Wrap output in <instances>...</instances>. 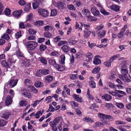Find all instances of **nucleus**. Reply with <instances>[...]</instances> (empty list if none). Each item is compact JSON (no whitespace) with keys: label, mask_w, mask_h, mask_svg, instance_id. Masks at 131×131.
<instances>
[{"label":"nucleus","mask_w":131,"mask_h":131,"mask_svg":"<svg viewBox=\"0 0 131 131\" xmlns=\"http://www.w3.org/2000/svg\"><path fill=\"white\" fill-rule=\"evenodd\" d=\"M84 32V37L85 38H87L89 37L91 33L90 30L87 28H85Z\"/></svg>","instance_id":"f8f14e48"},{"label":"nucleus","mask_w":131,"mask_h":131,"mask_svg":"<svg viewBox=\"0 0 131 131\" xmlns=\"http://www.w3.org/2000/svg\"><path fill=\"white\" fill-rule=\"evenodd\" d=\"M49 62L50 64L53 65L55 67L57 64H56V61L52 59H49Z\"/></svg>","instance_id":"4c0bfd02"},{"label":"nucleus","mask_w":131,"mask_h":131,"mask_svg":"<svg viewBox=\"0 0 131 131\" xmlns=\"http://www.w3.org/2000/svg\"><path fill=\"white\" fill-rule=\"evenodd\" d=\"M93 63L94 64L97 65L101 63V61L99 59L96 58H94Z\"/></svg>","instance_id":"ea45409f"},{"label":"nucleus","mask_w":131,"mask_h":131,"mask_svg":"<svg viewBox=\"0 0 131 131\" xmlns=\"http://www.w3.org/2000/svg\"><path fill=\"white\" fill-rule=\"evenodd\" d=\"M28 32L30 34H35L36 32V31L34 29L30 28L28 30Z\"/></svg>","instance_id":"603ef678"},{"label":"nucleus","mask_w":131,"mask_h":131,"mask_svg":"<svg viewBox=\"0 0 131 131\" xmlns=\"http://www.w3.org/2000/svg\"><path fill=\"white\" fill-rule=\"evenodd\" d=\"M117 76L115 72H112L109 77V79H110L113 80L115 79L116 77Z\"/></svg>","instance_id":"a878e982"},{"label":"nucleus","mask_w":131,"mask_h":131,"mask_svg":"<svg viewBox=\"0 0 131 131\" xmlns=\"http://www.w3.org/2000/svg\"><path fill=\"white\" fill-rule=\"evenodd\" d=\"M11 12L10 10L8 8H6L4 10V12L5 15L8 16L10 15Z\"/></svg>","instance_id":"864d4df0"},{"label":"nucleus","mask_w":131,"mask_h":131,"mask_svg":"<svg viewBox=\"0 0 131 131\" xmlns=\"http://www.w3.org/2000/svg\"><path fill=\"white\" fill-rule=\"evenodd\" d=\"M43 85V83L40 81H37L35 83V86L37 88L41 87Z\"/></svg>","instance_id":"7c9ffc66"},{"label":"nucleus","mask_w":131,"mask_h":131,"mask_svg":"<svg viewBox=\"0 0 131 131\" xmlns=\"http://www.w3.org/2000/svg\"><path fill=\"white\" fill-rule=\"evenodd\" d=\"M98 116L100 118L105 121V120H106L107 115L101 113H99L98 114Z\"/></svg>","instance_id":"6ab92c4d"},{"label":"nucleus","mask_w":131,"mask_h":131,"mask_svg":"<svg viewBox=\"0 0 131 131\" xmlns=\"http://www.w3.org/2000/svg\"><path fill=\"white\" fill-rule=\"evenodd\" d=\"M18 81V80L16 79L15 77H12L9 80L8 85L10 87L13 88L16 86Z\"/></svg>","instance_id":"f03ea898"},{"label":"nucleus","mask_w":131,"mask_h":131,"mask_svg":"<svg viewBox=\"0 0 131 131\" xmlns=\"http://www.w3.org/2000/svg\"><path fill=\"white\" fill-rule=\"evenodd\" d=\"M90 87L93 88H94L96 87L95 82L93 81H91L89 82Z\"/></svg>","instance_id":"e433bc0d"},{"label":"nucleus","mask_w":131,"mask_h":131,"mask_svg":"<svg viewBox=\"0 0 131 131\" xmlns=\"http://www.w3.org/2000/svg\"><path fill=\"white\" fill-rule=\"evenodd\" d=\"M16 61V60H14L13 58H9L7 60L8 63L9 67L12 64H14Z\"/></svg>","instance_id":"aec40b11"},{"label":"nucleus","mask_w":131,"mask_h":131,"mask_svg":"<svg viewBox=\"0 0 131 131\" xmlns=\"http://www.w3.org/2000/svg\"><path fill=\"white\" fill-rule=\"evenodd\" d=\"M50 124L51 127H52V130L55 131H56L57 130V127L56 126V125H55V124H53V123H52V122H50Z\"/></svg>","instance_id":"2f4dec72"},{"label":"nucleus","mask_w":131,"mask_h":131,"mask_svg":"<svg viewBox=\"0 0 131 131\" xmlns=\"http://www.w3.org/2000/svg\"><path fill=\"white\" fill-rule=\"evenodd\" d=\"M53 78V76L48 75L45 78V81L47 83L51 82Z\"/></svg>","instance_id":"2eb2a0df"},{"label":"nucleus","mask_w":131,"mask_h":131,"mask_svg":"<svg viewBox=\"0 0 131 131\" xmlns=\"http://www.w3.org/2000/svg\"><path fill=\"white\" fill-rule=\"evenodd\" d=\"M115 123L116 125H124L126 124V122L124 121L120 120L116 121H115Z\"/></svg>","instance_id":"de8ad7c7"},{"label":"nucleus","mask_w":131,"mask_h":131,"mask_svg":"<svg viewBox=\"0 0 131 131\" xmlns=\"http://www.w3.org/2000/svg\"><path fill=\"white\" fill-rule=\"evenodd\" d=\"M112 62L110 60H108L104 63V64L106 67H109L111 66Z\"/></svg>","instance_id":"680f3d73"},{"label":"nucleus","mask_w":131,"mask_h":131,"mask_svg":"<svg viewBox=\"0 0 131 131\" xmlns=\"http://www.w3.org/2000/svg\"><path fill=\"white\" fill-rule=\"evenodd\" d=\"M29 60L25 59L23 63L25 67H28L29 65Z\"/></svg>","instance_id":"c9c22d12"},{"label":"nucleus","mask_w":131,"mask_h":131,"mask_svg":"<svg viewBox=\"0 0 131 131\" xmlns=\"http://www.w3.org/2000/svg\"><path fill=\"white\" fill-rule=\"evenodd\" d=\"M38 13L40 15L45 18L47 17L49 15V12L47 10L42 9H39Z\"/></svg>","instance_id":"7ed1b4c3"},{"label":"nucleus","mask_w":131,"mask_h":131,"mask_svg":"<svg viewBox=\"0 0 131 131\" xmlns=\"http://www.w3.org/2000/svg\"><path fill=\"white\" fill-rule=\"evenodd\" d=\"M46 48L47 47L45 45H41L40 46L39 49L40 51H44Z\"/></svg>","instance_id":"e2e57ef3"},{"label":"nucleus","mask_w":131,"mask_h":131,"mask_svg":"<svg viewBox=\"0 0 131 131\" xmlns=\"http://www.w3.org/2000/svg\"><path fill=\"white\" fill-rule=\"evenodd\" d=\"M31 4L30 3L27 4L25 6V11L26 12H28L31 8Z\"/></svg>","instance_id":"b1692460"},{"label":"nucleus","mask_w":131,"mask_h":131,"mask_svg":"<svg viewBox=\"0 0 131 131\" xmlns=\"http://www.w3.org/2000/svg\"><path fill=\"white\" fill-rule=\"evenodd\" d=\"M13 101L12 97L9 95H8L6 97L5 100V104L6 105H10Z\"/></svg>","instance_id":"1a4fd4ad"},{"label":"nucleus","mask_w":131,"mask_h":131,"mask_svg":"<svg viewBox=\"0 0 131 131\" xmlns=\"http://www.w3.org/2000/svg\"><path fill=\"white\" fill-rule=\"evenodd\" d=\"M44 111V110H42L41 111H40L37 112L35 114L36 118L37 119L39 118L40 117V115H42Z\"/></svg>","instance_id":"4be33fe9"},{"label":"nucleus","mask_w":131,"mask_h":131,"mask_svg":"<svg viewBox=\"0 0 131 131\" xmlns=\"http://www.w3.org/2000/svg\"><path fill=\"white\" fill-rule=\"evenodd\" d=\"M91 12L95 16H98L100 14L99 11L95 7H92L91 9Z\"/></svg>","instance_id":"423d86ee"},{"label":"nucleus","mask_w":131,"mask_h":131,"mask_svg":"<svg viewBox=\"0 0 131 131\" xmlns=\"http://www.w3.org/2000/svg\"><path fill=\"white\" fill-rule=\"evenodd\" d=\"M81 26L80 27V25L78 23H76V28L77 29H80L81 30H82V26H83V23H81Z\"/></svg>","instance_id":"8fccbe9b"},{"label":"nucleus","mask_w":131,"mask_h":131,"mask_svg":"<svg viewBox=\"0 0 131 131\" xmlns=\"http://www.w3.org/2000/svg\"><path fill=\"white\" fill-rule=\"evenodd\" d=\"M104 27V26L103 24H100L95 28V29L97 31H99L103 29Z\"/></svg>","instance_id":"a18cd8bd"},{"label":"nucleus","mask_w":131,"mask_h":131,"mask_svg":"<svg viewBox=\"0 0 131 131\" xmlns=\"http://www.w3.org/2000/svg\"><path fill=\"white\" fill-rule=\"evenodd\" d=\"M44 30L45 31H54L55 29L53 26L52 25H48L44 27Z\"/></svg>","instance_id":"0eeeda50"},{"label":"nucleus","mask_w":131,"mask_h":131,"mask_svg":"<svg viewBox=\"0 0 131 131\" xmlns=\"http://www.w3.org/2000/svg\"><path fill=\"white\" fill-rule=\"evenodd\" d=\"M34 25L38 27H39L43 25V22L42 20H38L34 23Z\"/></svg>","instance_id":"412c9836"},{"label":"nucleus","mask_w":131,"mask_h":131,"mask_svg":"<svg viewBox=\"0 0 131 131\" xmlns=\"http://www.w3.org/2000/svg\"><path fill=\"white\" fill-rule=\"evenodd\" d=\"M69 43L71 45H74L77 43V41L70 39L68 41Z\"/></svg>","instance_id":"6e6d98bb"},{"label":"nucleus","mask_w":131,"mask_h":131,"mask_svg":"<svg viewBox=\"0 0 131 131\" xmlns=\"http://www.w3.org/2000/svg\"><path fill=\"white\" fill-rule=\"evenodd\" d=\"M73 97L75 100L79 102H82L83 101L82 98L81 97H79V95L74 94L73 95Z\"/></svg>","instance_id":"9d476101"},{"label":"nucleus","mask_w":131,"mask_h":131,"mask_svg":"<svg viewBox=\"0 0 131 131\" xmlns=\"http://www.w3.org/2000/svg\"><path fill=\"white\" fill-rule=\"evenodd\" d=\"M57 7L59 9H64L65 8V7L63 4L62 2H58Z\"/></svg>","instance_id":"cd10ccee"},{"label":"nucleus","mask_w":131,"mask_h":131,"mask_svg":"<svg viewBox=\"0 0 131 131\" xmlns=\"http://www.w3.org/2000/svg\"><path fill=\"white\" fill-rule=\"evenodd\" d=\"M42 75V70H38L36 74V76L38 77H41Z\"/></svg>","instance_id":"4d7b16f0"},{"label":"nucleus","mask_w":131,"mask_h":131,"mask_svg":"<svg viewBox=\"0 0 131 131\" xmlns=\"http://www.w3.org/2000/svg\"><path fill=\"white\" fill-rule=\"evenodd\" d=\"M2 65L4 67H9V66L8 62H7L6 61L3 60L1 62Z\"/></svg>","instance_id":"58836bf2"},{"label":"nucleus","mask_w":131,"mask_h":131,"mask_svg":"<svg viewBox=\"0 0 131 131\" xmlns=\"http://www.w3.org/2000/svg\"><path fill=\"white\" fill-rule=\"evenodd\" d=\"M83 120L89 123H92L94 122V120L93 118H89L88 117H84L83 119Z\"/></svg>","instance_id":"dca6fc26"},{"label":"nucleus","mask_w":131,"mask_h":131,"mask_svg":"<svg viewBox=\"0 0 131 131\" xmlns=\"http://www.w3.org/2000/svg\"><path fill=\"white\" fill-rule=\"evenodd\" d=\"M100 69L99 67H96L92 71L93 73H96L100 71Z\"/></svg>","instance_id":"5fc2aeb1"},{"label":"nucleus","mask_w":131,"mask_h":131,"mask_svg":"<svg viewBox=\"0 0 131 131\" xmlns=\"http://www.w3.org/2000/svg\"><path fill=\"white\" fill-rule=\"evenodd\" d=\"M44 36L47 38H50L52 36V35L48 31L45 32L44 34Z\"/></svg>","instance_id":"c756f323"},{"label":"nucleus","mask_w":131,"mask_h":131,"mask_svg":"<svg viewBox=\"0 0 131 131\" xmlns=\"http://www.w3.org/2000/svg\"><path fill=\"white\" fill-rule=\"evenodd\" d=\"M27 102L25 100H22L19 103V104L21 106H25L27 105Z\"/></svg>","instance_id":"0e129e2a"},{"label":"nucleus","mask_w":131,"mask_h":131,"mask_svg":"<svg viewBox=\"0 0 131 131\" xmlns=\"http://www.w3.org/2000/svg\"><path fill=\"white\" fill-rule=\"evenodd\" d=\"M28 49L32 50L35 49L38 45V43L36 41H29L27 42V44H25Z\"/></svg>","instance_id":"f257e3e1"},{"label":"nucleus","mask_w":131,"mask_h":131,"mask_svg":"<svg viewBox=\"0 0 131 131\" xmlns=\"http://www.w3.org/2000/svg\"><path fill=\"white\" fill-rule=\"evenodd\" d=\"M121 72L122 74L120 75H126L128 73V71L125 69H122L121 70Z\"/></svg>","instance_id":"c03bdc74"},{"label":"nucleus","mask_w":131,"mask_h":131,"mask_svg":"<svg viewBox=\"0 0 131 131\" xmlns=\"http://www.w3.org/2000/svg\"><path fill=\"white\" fill-rule=\"evenodd\" d=\"M61 48L63 52L65 53H67L70 49L69 46L66 45H63L62 47Z\"/></svg>","instance_id":"f3484780"},{"label":"nucleus","mask_w":131,"mask_h":131,"mask_svg":"<svg viewBox=\"0 0 131 131\" xmlns=\"http://www.w3.org/2000/svg\"><path fill=\"white\" fill-rule=\"evenodd\" d=\"M129 79L126 75H119V78L125 82H128L130 81V79H131V77L129 76Z\"/></svg>","instance_id":"20e7f679"},{"label":"nucleus","mask_w":131,"mask_h":131,"mask_svg":"<svg viewBox=\"0 0 131 131\" xmlns=\"http://www.w3.org/2000/svg\"><path fill=\"white\" fill-rule=\"evenodd\" d=\"M105 124H108V123H107L106 122H104L103 123L100 122H97L94 124V127H101L104 126Z\"/></svg>","instance_id":"6e6552de"},{"label":"nucleus","mask_w":131,"mask_h":131,"mask_svg":"<svg viewBox=\"0 0 131 131\" xmlns=\"http://www.w3.org/2000/svg\"><path fill=\"white\" fill-rule=\"evenodd\" d=\"M39 5V3L37 2H36L32 4L33 8L34 9H36L38 8Z\"/></svg>","instance_id":"09e8293b"},{"label":"nucleus","mask_w":131,"mask_h":131,"mask_svg":"<svg viewBox=\"0 0 131 131\" xmlns=\"http://www.w3.org/2000/svg\"><path fill=\"white\" fill-rule=\"evenodd\" d=\"M1 38H2L6 40H9L10 38L9 36L6 34H4L1 37Z\"/></svg>","instance_id":"13d9d810"},{"label":"nucleus","mask_w":131,"mask_h":131,"mask_svg":"<svg viewBox=\"0 0 131 131\" xmlns=\"http://www.w3.org/2000/svg\"><path fill=\"white\" fill-rule=\"evenodd\" d=\"M7 122L6 121L1 119H0V127L4 126L6 125Z\"/></svg>","instance_id":"72a5a7b5"},{"label":"nucleus","mask_w":131,"mask_h":131,"mask_svg":"<svg viewBox=\"0 0 131 131\" xmlns=\"http://www.w3.org/2000/svg\"><path fill=\"white\" fill-rule=\"evenodd\" d=\"M87 17L88 19L90 21H96L97 20V19L96 17L93 16H91L90 15H89V16H88Z\"/></svg>","instance_id":"c85d7f7f"},{"label":"nucleus","mask_w":131,"mask_h":131,"mask_svg":"<svg viewBox=\"0 0 131 131\" xmlns=\"http://www.w3.org/2000/svg\"><path fill=\"white\" fill-rule=\"evenodd\" d=\"M22 12L23 11L21 10L16 11L14 12L13 14L14 17L17 18H18L20 16Z\"/></svg>","instance_id":"9b49d317"},{"label":"nucleus","mask_w":131,"mask_h":131,"mask_svg":"<svg viewBox=\"0 0 131 131\" xmlns=\"http://www.w3.org/2000/svg\"><path fill=\"white\" fill-rule=\"evenodd\" d=\"M78 75L77 74H71L70 75V78L72 79H75L77 78Z\"/></svg>","instance_id":"774afa93"},{"label":"nucleus","mask_w":131,"mask_h":131,"mask_svg":"<svg viewBox=\"0 0 131 131\" xmlns=\"http://www.w3.org/2000/svg\"><path fill=\"white\" fill-rule=\"evenodd\" d=\"M31 81L30 80L28 79H26L24 83L25 85H27L31 84Z\"/></svg>","instance_id":"338daca9"},{"label":"nucleus","mask_w":131,"mask_h":131,"mask_svg":"<svg viewBox=\"0 0 131 131\" xmlns=\"http://www.w3.org/2000/svg\"><path fill=\"white\" fill-rule=\"evenodd\" d=\"M57 14V11L56 9H54L51 10V16H54L56 15Z\"/></svg>","instance_id":"3c124183"},{"label":"nucleus","mask_w":131,"mask_h":131,"mask_svg":"<svg viewBox=\"0 0 131 131\" xmlns=\"http://www.w3.org/2000/svg\"><path fill=\"white\" fill-rule=\"evenodd\" d=\"M109 8L112 10H114L116 12L119 11V6L117 5H112L110 6Z\"/></svg>","instance_id":"a211bd4d"},{"label":"nucleus","mask_w":131,"mask_h":131,"mask_svg":"<svg viewBox=\"0 0 131 131\" xmlns=\"http://www.w3.org/2000/svg\"><path fill=\"white\" fill-rule=\"evenodd\" d=\"M119 56L120 55L119 54L114 55L113 56L111 57L110 60L111 62H112L116 59L119 57Z\"/></svg>","instance_id":"f704fd0d"},{"label":"nucleus","mask_w":131,"mask_h":131,"mask_svg":"<svg viewBox=\"0 0 131 131\" xmlns=\"http://www.w3.org/2000/svg\"><path fill=\"white\" fill-rule=\"evenodd\" d=\"M61 60L60 63L62 64H63L64 63L65 57L64 55H62L60 56Z\"/></svg>","instance_id":"a19ab883"},{"label":"nucleus","mask_w":131,"mask_h":131,"mask_svg":"<svg viewBox=\"0 0 131 131\" xmlns=\"http://www.w3.org/2000/svg\"><path fill=\"white\" fill-rule=\"evenodd\" d=\"M101 12L104 15H108L109 14V13L106 12L103 8V7L100 9Z\"/></svg>","instance_id":"49530a36"},{"label":"nucleus","mask_w":131,"mask_h":131,"mask_svg":"<svg viewBox=\"0 0 131 131\" xmlns=\"http://www.w3.org/2000/svg\"><path fill=\"white\" fill-rule=\"evenodd\" d=\"M43 75H47L49 73V71L48 70L43 69L42 70Z\"/></svg>","instance_id":"69168bd1"},{"label":"nucleus","mask_w":131,"mask_h":131,"mask_svg":"<svg viewBox=\"0 0 131 131\" xmlns=\"http://www.w3.org/2000/svg\"><path fill=\"white\" fill-rule=\"evenodd\" d=\"M56 69L59 71H62L65 69L64 66L58 64L55 66Z\"/></svg>","instance_id":"4468645a"},{"label":"nucleus","mask_w":131,"mask_h":131,"mask_svg":"<svg viewBox=\"0 0 131 131\" xmlns=\"http://www.w3.org/2000/svg\"><path fill=\"white\" fill-rule=\"evenodd\" d=\"M60 121V119L59 117H57L52 122L53 123V124H55V125H56V124L58 123Z\"/></svg>","instance_id":"052dcab7"},{"label":"nucleus","mask_w":131,"mask_h":131,"mask_svg":"<svg viewBox=\"0 0 131 131\" xmlns=\"http://www.w3.org/2000/svg\"><path fill=\"white\" fill-rule=\"evenodd\" d=\"M82 13L83 15H86L87 17L90 15V13L89 10L87 9H84L82 10Z\"/></svg>","instance_id":"393cba45"},{"label":"nucleus","mask_w":131,"mask_h":131,"mask_svg":"<svg viewBox=\"0 0 131 131\" xmlns=\"http://www.w3.org/2000/svg\"><path fill=\"white\" fill-rule=\"evenodd\" d=\"M39 58L40 60L42 63L45 64H47V61L45 58L43 57H41Z\"/></svg>","instance_id":"79ce46f5"},{"label":"nucleus","mask_w":131,"mask_h":131,"mask_svg":"<svg viewBox=\"0 0 131 131\" xmlns=\"http://www.w3.org/2000/svg\"><path fill=\"white\" fill-rule=\"evenodd\" d=\"M103 99H105L106 101H108L110 100L112 98L111 96L109 94H105L102 96Z\"/></svg>","instance_id":"ddd939ff"},{"label":"nucleus","mask_w":131,"mask_h":131,"mask_svg":"<svg viewBox=\"0 0 131 131\" xmlns=\"http://www.w3.org/2000/svg\"><path fill=\"white\" fill-rule=\"evenodd\" d=\"M3 117L5 118H8L10 114V113L8 111H7L3 112Z\"/></svg>","instance_id":"bb28decb"},{"label":"nucleus","mask_w":131,"mask_h":131,"mask_svg":"<svg viewBox=\"0 0 131 131\" xmlns=\"http://www.w3.org/2000/svg\"><path fill=\"white\" fill-rule=\"evenodd\" d=\"M36 39V37L33 35H30L28 36L27 39L29 40H34Z\"/></svg>","instance_id":"bf43d9fd"},{"label":"nucleus","mask_w":131,"mask_h":131,"mask_svg":"<svg viewBox=\"0 0 131 131\" xmlns=\"http://www.w3.org/2000/svg\"><path fill=\"white\" fill-rule=\"evenodd\" d=\"M87 58L88 59V61L91 62L92 61V58L93 57L92 54L90 52H88L87 55Z\"/></svg>","instance_id":"473e14b6"},{"label":"nucleus","mask_w":131,"mask_h":131,"mask_svg":"<svg viewBox=\"0 0 131 131\" xmlns=\"http://www.w3.org/2000/svg\"><path fill=\"white\" fill-rule=\"evenodd\" d=\"M116 105L119 108H124V105L123 104L121 103H116Z\"/></svg>","instance_id":"37998d69"},{"label":"nucleus","mask_w":131,"mask_h":131,"mask_svg":"<svg viewBox=\"0 0 131 131\" xmlns=\"http://www.w3.org/2000/svg\"><path fill=\"white\" fill-rule=\"evenodd\" d=\"M127 25H126L122 29L121 31L117 35L118 37L119 38H121L123 36L125 31L127 29Z\"/></svg>","instance_id":"39448f33"},{"label":"nucleus","mask_w":131,"mask_h":131,"mask_svg":"<svg viewBox=\"0 0 131 131\" xmlns=\"http://www.w3.org/2000/svg\"><path fill=\"white\" fill-rule=\"evenodd\" d=\"M28 88L30 89L29 90L34 93H37L38 92V90L33 86H30L28 87Z\"/></svg>","instance_id":"5701e85b"}]
</instances>
